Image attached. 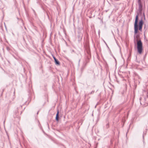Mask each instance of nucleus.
<instances>
[{"mask_svg":"<svg viewBox=\"0 0 148 148\" xmlns=\"http://www.w3.org/2000/svg\"><path fill=\"white\" fill-rule=\"evenodd\" d=\"M138 19V15L136 16L135 22L134 23V41L135 45L137 44V49L138 52H139V40L138 36L137 34L138 32V25L137 22Z\"/></svg>","mask_w":148,"mask_h":148,"instance_id":"obj_1","label":"nucleus"},{"mask_svg":"<svg viewBox=\"0 0 148 148\" xmlns=\"http://www.w3.org/2000/svg\"><path fill=\"white\" fill-rule=\"evenodd\" d=\"M140 6L142 8V6L140 3V2L139 1V7ZM140 11V12L141 14L142 15V18H141V20L139 21V30L141 31L142 26L144 23V20H145V16L144 13V9L143 8H141V9H139V11Z\"/></svg>","mask_w":148,"mask_h":148,"instance_id":"obj_2","label":"nucleus"},{"mask_svg":"<svg viewBox=\"0 0 148 148\" xmlns=\"http://www.w3.org/2000/svg\"><path fill=\"white\" fill-rule=\"evenodd\" d=\"M143 52V44L141 41L139 40V54H140Z\"/></svg>","mask_w":148,"mask_h":148,"instance_id":"obj_3","label":"nucleus"},{"mask_svg":"<svg viewBox=\"0 0 148 148\" xmlns=\"http://www.w3.org/2000/svg\"><path fill=\"white\" fill-rule=\"evenodd\" d=\"M59 112L58 110L57 113L56 115V120L57 121H58L59 120Z\"/></svg>","mask_w":148,"mask_h":148,"instance_id":"obj_4","label":"nucleus"},{"mask_svg":"<svg viewBox=\"0 0 148 148\" xmlns=\"http://www.w3.org/2000/svg\"><path fill=\"white\" fill-rule=\"evenodd\" d=\"M53 58L55 60V63L56 64H59V62H58V60L57 59H56V58L54 57H53Z\"/></svg>","mask_w":148,"mask_h":148,"instance_id":"obj_5","label":"nucleus"},{"mask_svg":"<svg viewBox=\"0 0 148 148\" xmlns=\"http://www.w3.org/2000/svg\"><path fill=\"white\" fill-rule=\"evenodd\" d=\"M140 104H142V103H141V102H140Z\"/></svg>","mask_w":148,"mask_h":148,"instance_id":"obj_6","label":"nucleus"},{"mask_svg":"<svg viewBox=\"0 0 148 148\" xmlns=\"http://www.w3.org/2000/svg\"><path fill=\"white\" fill-rule=\"evenodd\" d=\"M144 135L143 134V138H144Z\"/></svg>","mask_w":148,"mask_h":148,"instance_id":"obj_7","label":"nucleus"}]
</instances>
